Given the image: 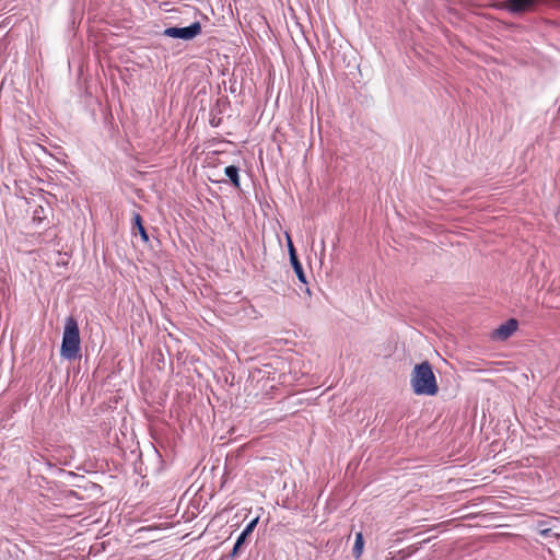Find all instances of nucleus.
I'll list each match as a JSON object with an SVG mask.
<instances>
[{"mask_svg": "<svg viewBox=\"0 0 560 560\" xmlns=\"http://www.w3.org/2000/svg\"><path fill=\"white\" fill-rule=\"evenodd\" d=\"M410 384L416 395L434 396L439 392L435 375L428 361L417 364L413 368Z\"/></svg>", "mask_w": 560, "mask_h": 560, "instance_id": "f257e3e1", "label": "nucleus"}, {"mask_svg": "<svg viewBox=\"0 0 560 560\" xmlns=\"http://www.w3.org/2000/svg\"><path fill=\"white\" fill-rule=\"evenodd\" d=\"M80 330L77 320L68 317L62 335L60 354L66 360H75L80 358Z\"/></svg>", "mask_w": 560, "mask_h": 560, "instance_id": "f03ea898", "label": "nucleus"}, {"mask_svg": "<svg viewBox=\"0 0 560 560\" xmlns=\"http://www.w3.org/2000/svg\"><path fill=\"white\" fill-rule=\"evenodd\" d=\"M201 33V24L194 22L189 26L185 27H167L164 30L163 35L172 38H179L184 40H190Z\"/></svg>", "mask_w": 560, "mask_h": 560, "instance_id": "7ed1b4c3", "label": "nucleus"}, {"mask_svg": "<svg viewBox=\"0 0 560 560\" xmlns=\"http://www.w3.org/2000/svg\"><path fill=\"white\" fill-rule=\"evenodd\" d=\"M518 323L516 319L511 318L505 323L501 324L492 334V338L497 340H506L510 338L517 329Z\"/></svg>", "mask_w": 560, "mask_h": 560, "instance_id": "20e7f679", "label": "nucleus"}, {"mask_svg": "<svg viewBox=\"0 0 560 560\" xmlns=\"http://www.w3.org/2000/svg\"><path fill=\"white\" fill-rule=\"evenodd\" d=\"M536 0H508L506 8L514 13H520L529 10Z\"/></svg>", "mask_w": 560, "mask_h": 560, "instance_id": "39448f33", "label": "nucleus"}, {"mask_svg": "<svg viewBox=\"0 0 560 560\" xmlns=\"http://www.w3.org/2000/svg\"><path fill=\"white\" fill-rule=\"evenodd\" d=\"M224 174L229 177L235 187H240L238 167L235 165H229L224 170Z\"/></svg>", "mask_w": 560, "mask_h": 560, "instance_id": "423d86ee", "label": "nucleus"}, {"mask_svg": "<svg viewBox=\"0 0 560 560\" xmlns=\"http://www.w3.org/2000/svg\"><path fill=\"white\" fill-rule=\"evenodd\" d=\"M133 221H135V228L137 229V231L139 232L141 238L144 241V242H148L149 241V235L143 226V223H142V218L139 213H136L133 215Z\"/></svg>", "mask_w": 560, "mask_h": 560, "instance_id": "0eeeda50", "label": "nucleus"}, {"mask_svg": "<svg viewBox=\"0 0 560 560\" xmlns=\"http://www.w3.org/2000/svg\"><path fill=\"white\" fill-rule=\"evenodd\" d=\"M290 262H291V265H292V267H293V270H294V272H295V275H296L298 279H299L302 283L306 284V283H307V281H306V276H305V273H304L303 267H302V265H301V262H300L299 258H296L295 260H290Z\"/></svg>", "mask_w": 560, "mask_h": 560, "instance_id": "6e6552de", "label": "nucleus"}, {"mask_svg": "<svg viewBox=\"0 0 560 560\" xmlns=\"http://www.w3.org/2000/svg\"><path fill=\"white\" fill-rule=\"evenodd\" d=\"M363 545H364L363 535H362V533H358L355 535V541H354V546H353V555L355 558H359L361 556L362 550H363Z\"/></svg>", "mask_w": 560, "mask_h": 560, "instance_id": "1a4fd4ad", "label": "nucleus"}, {"mask_svg": "<svg viewBox=\"0 0 560 560\" xmlns=\"http://www.w3.org/2000/svg\"><path fill=\"white\" fill-rule=\"evenodd\" d=\"M258 522H259V517L257 516V517H255L254 520H252V521L246 525V527L243 529V532H242V533H244V534H246L247 536H249V535L253 533V530L255 529V527L257 526Z\"/></svg>", "mask_w": 560, "mask_h": 560, "instance_id": "9d476101", "label": "nucleus"}, {"mask_svg": "<svg viewBox=\"0 0 560 560\" xmlns=\"http://www.w3.org/2000/svg\"><path fill=\"white\" fill-rule=\"evenodd\" d=\"M288 249H289L290 260H295L298 258V256H296V252H295V248L293 246V243H292L290 236H288Z\"/></svg>", "mask_w": 560, "mask_h": 560, "instance_id": "9b49d317", "label": "nucleus"}, {"mask_svg": "<svg viewBox=\"0 0 560 560\" xmlns=\"http://www.w3.org/2000/svg\"><path fill=\"white\" fill-rule=\"evenodd\" d=\"M539 535H541L542 537H550V536H553L556 538H559L560 535L557 534V533H552V529L549 527V528H540L539 529Z\"/></svg>", "mask_w": 560, "mask_h": 560, "instance_id": "f8f14e48", "label": "nucleus"}, {"mask_svg": "<svg viewBox=\"0 0 560 560\" xmlns=\"http://www.w3.org/2000/svg\"><path fill=\"white\" fill-rule=\"evenodd\" d=\"M241 548H242V546L238 545L237 542H235L230 556L232 558L238 556Z\"/></svg>", "mask_w": 560, "mask_h": 560, "instance_id": "ddd939ff", "label": "nucleus"}, {"mask_svg": "<svg viewBox=\"0 0 560 560\" xmlns=\"http://www.w3.org/2000/svg\"><path fill=\"white\" fill-rule=\"evenodd\" d=\"M247 537L248 536L246 534L241 533L235 542H237L238 545L243 546L244 542L246 541Z\"/></svg>", "mask_w": 560, "mask_h": 560, "instance_id": "4468645a", "label": "nucleus"}, {"mask_svg": "<svg viewBox=\"0 0 560 560\" xmlns=\"http://www.w3.org/2000/svg\"><path fill=\"white\" fill-rule=\"evenodd\" d=\"M545 525H546V522H545V521H539V522L537 523L538 530H539L540 528H546V527H545Z\"/></svg>", "mask_w": 560, "mask_h": 560, "instance_id": "2eb2a0df", "label": "nucleus"}]
</instances>
